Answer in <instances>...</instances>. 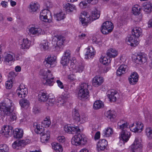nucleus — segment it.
Listing matches in <instances>:
<instances>
[{"label":"nucleus","mask_w":152,"mask_h":152,"mask_svg":"<svg viewBox=\"0 0 152 152\" xmlns=\"http://www.w3.org/2000/svg\"><path fill=\"white\" fill-rule=\"evenodd\" d=\"M14 105L12 101L8 98H6L3 102L0 104V115L5 117V116L10 115L11 120L13 121L17 118L16 114L12 113L11 109Z\"/></svg>","instance_id":"nucleus-1"},{"label":"nucleus","mask_w":152,"mask_h":152,"mask_svg":"<svg viewBox=\"0 0 152 152\" xmlns=\"http://www.w3.org/2000/svg\"><path fill=\"white\" fill-rule=\"evenodd\" d=\"M33 126L35 129V132L41 135V142L42 143L47 142L50 138V132L47 131L45 132L44 131L43 127H40V126L37 123H34L33 124Z\"/></svg>","instance_id":"nucleus-2"},{"label":"nucleus","mask_w":152,"mask_h":152,"mask_svg":"<svg viewBox=\"0 0 152 152\" xmlns=\"http://www.w3.org/2000/svg\"><path fill=\"white\" fill-rule=\"evenodd\" d=\"M40 73L43 77L42 82L44 84L50 86L53 85L54 77L50 71L43 69L41 70Z\"/></svg>","instance_id":"nucleus-3"},{"label":"nucleus","mask_w":152,"mask_h":152,"mask_svg":"<svg viewBox=\"0 0 152 152\" xmlns=\"http://www.w3.org/2000/svg\"><path fill=\"white\" fill-rule=\"evenodd\" d=\"M77 133V134L75 135L72 139L71 143L76 146L85 144L87 142V138L86 136L82 133Z\"/></svg>","instance_id":"nucleus-4"},{"label":"nucleus","mask_w":152,"mask_h":152,"mask_svg":"<svg viewBox=\"0 0 152 152\" xmlns=\"http://www.w3.org/2000/svg\"><path fill=\"white\" fill-rule=\"evenodd\" d=\"M39 18L46 22L50 23L52 20V17L50 12L48 10L44 9L40 12Z\"/></svg>","instance_id":"nucleus-5"},{"label":"nucleus","mask_w":152,"mask_h":152,"mask_svg":"<svg viewBox=\"0 0 152 152\" xmlns=\"http://www.w3.org/2000/svg\"><path fill=\"white\" fill-rule=\"evenodd\" d=\"M113 28V24L111 22L106 21L101 26V31L104 34H107L110 32Z\"/></svg>","instance_id":"nucleus-6"},{"label":"nucleus","mask_w":152,"mask_h":152,"mask_svg":"<svg viewBox=\"0 0 152 152\" xmlns=\"http://www.w3.org/2000/svg\"><path fill=\"white\" fill-rule=\"evenodd\" d=\"M56 57L53 55H49L46 57L44 64L47 68L53 67L55 66Z\"/></svg>","instance_id":"nucleus-7"},{"label":"nucleus","mask_w":152,"mask_h":152,"mask_svg":"<svg viewBox=\"0 0 152 152\" xmlns=\"http://www.w3.org/2000/svg\"><path fill=\"white\" fill-rule=\"evenodd\" d=\"M28 29V34L30 35L39 36L42 34L43 33L42 29L37 26L33 25Z\"/></svg>","instance_id":"nucleus-8"},{"label":"nucleus","mask_w":152,"mask_h":152,"mask_svg":"<svg viewBox=\"0 0 152 152\" xmlns=\"http://www.w3.org/2000/svg\"><path fill=\"white\" fill-rule=\"evenodd\" d=\"M142 147L141 142L137 137L135 138L134 143L130 147L132 152H140Z\"/></svg>","instance_id":"nucleus-9"},{"label":"nucleus","mask_w":152,"mask_h":152,"mask_svg":"<svg viewBox=\"0 0 152 152\" xmlns=\"http://www.w3.org/2000/svg\"><path fill=\"white\" fill-rule=\"evenodd\" d=\"M87 16H88L87 12H84L80 16V21L83 26L87 25L88 23H91V22L90 18Z\"/></svg>","instance_id":"nucleus-10"},{"label":"nucleus","mask_w":152,"mask_h":152,"mask_svg":"<svg viewBox=\"0 0 152 152\" xmlns=\"http://www.w3.org/2000/svg\"><path fill=\"white\" fill-rule=\"evenodd\" d=\"M64 129V131L66 132L72 134L80 132V129L78 127L70 126L68 125L65 126Z\"/></svg>","instance_id":"nucleus-11"},{"label":"nucleus","mask_w":152,"mask_h":152,"mask_svg":"<svg viewBox=\"0 0 152 152\" xmlns=\"http://www.w3.org/2000/svg\"><path fill=\"white\" fill-rule=\"evenodd\" d=\"M13 130L12 127L10 126H4V129H2L1 134L5 137H7L12 134H13Z\"/></svg>","instance_id":"nucleus-12"},{"label":"nucleus","mask_w":152,"mask_h":152,"mask_svg":"<svg viewBox=\"0 0 152 152\" xmlns=\"http://www.w3.org/2000/svg\"><path fill=\"white\" fill-rule=\"evenodd\" d=\"M103 77L100 76H95L92 80V85L94 87H98L100 86L103 82Z\"/></svg>","instance_id":"nucleus-13"},{"label":"nucleus","mask_w":152,"mask_h":152,"mask_svg":"<svg viewBox=\"0 0 152 152\" xmlns=\"http://www.w3.org/2000/svg\"><path fill=\"white\" fill-rule=\"evenodd\" d=\"M30 141L29 139H26L20 140H17L14 142L12 145V147L15 148L17 147L24 146L25 145L29 143Z\"/></svg>","instance_id":"nucleus-14"},{"label":"nucleus","mask_w":152,"mask_h":152,"mask_svg":"<svg viewBox=\"0 0 152 152\" xmlns=\"http://www.w3.org/2000/svg\"><path fill=\"white\" fill-rule=\"evenodd\" d=\"M133 36L132 35L128 36L126 39V41L128 45L135 47L139 44V42L135 39L136 38L134 39Z\"/></svg>","instance_id":"nucleus-15"},{"label":"nucleus","mask_w":152,"mask_h":152,"mask_svg":"<svg viewBox=\"0 0 152 152\" xmlns=\"http://www.w3.org/2000/svg\"><path fill=\"white\" fill-rule=\"evenodd\" d=\"M138 78L139 76L137 72H132L129 78V83L132 85L135 84L138 81Z\"/></svg>","instance_id":"nucleus-16"},{"label":"nucleus","mask_w":152,"mask_h":152,"mask_svg":"<svg viewBox=\"0 0 152 152\" xmlns=\"http://www.w3.org/2000/svg\"><path fill=\"white\" fill-rule=\"evenodd\" d=\"M87 51L85 55L86 59H89L94 57L96 53L93 47L89 46L87 48Z\"/></svg>","instance_id":"nucleus-17"},{"label":"nucleus","mask_w":152,"mask_h":152,"mask_svg":"<svg viewBox=\"0 0 152 152\" xmlns=\"http://www.w3.org/2000/svg\"><path fill=\"white\" fill-rule=\"evenodd\" d=\"M128 126V124L127 122L123 120H121L118 123V128L121 131L129 130Z\"/></svg>","instance_id":"nucleus-18"},{"label":"nucleus","mask_w":152,"mask_h":152,"mask_svg":"<svg viewBox=\"0 0 152 152\" xmlns=\"http://www.w3.org/2000/svg\"><path fill=\"white\" fill-rule=\"evenodd\" d=\"M23 85H20L19 86V89H18L17 92L18 96L20 98H24L27 93V89L26 88H23Z\"/></svg>","instance_id":"nucleus-19"},{"label":"nucleus","mask_w":152,"mask_h":152,"mask_svg":"<svg viewBox=\"0 0 152 152\" xmlns=\"http://www.w3.org/2000/svg\"><path fill=\"white\" fill-rule=\"evenodd\" d=\"M107 93V96L110 101L111 102H115L118 96L117 92L114 90H111L109 91Z\"/></svg>","instance_id":"nucleus-20"},{"label":"nucleus","mask_w":152,"mask_h":152,"mask_svg":"<svg viewBox=\"0 0 152 152\" xmlns=\"http://www.w3.org/2000/svg\"><path fill=\"white\" fill-rule=\"evenodd\" d=\"M40 5L36 1L31 2L29 4V8L31 12H37L39 9Z\"/></svg>","instance_id":"nucleus-21"},{"label":"nucleus","mask_w":152,"mask_h":152,"mask_svg":"<svg viewBox=\"0 0 152 152\" xmlns=\"http://www.w3.org/2000/svg\"><path fill=\"white\" fill-rule=\"evenodd\" d=\"M107 143V141L105 140H100L97 144L98 150L103 151L105 148Z\"/></svg>","instance_id":"nucleus-22"},{"label":"nucleus","mask_w":152,"mask_h":152,"mask_svg":"<svg viewBox=\"0 0 152 152\" xmlns=\"http://www.w3.org/2000/svg\"><path fill=\"white\" fill-rule=\"evenodd\" d=\"M136 62L143 63L145 62L147 60V56L144 53H141L137 55L135 58Z\"/></svg>","instance_id":"nucleus-23"},{"label":"nucleus","mask_w":152,"mask_h":152,"mask_svg":"<svg viewBox=\"0 0 152 152\" xmlns=\"http://www.w3.org/2000/svg\"><path fill=\"white\" fill-rule=\"evenodd\" d=\"M127 66L126 65H121L117 71L116 74L118 76H121L124 74L127 71Z\"/></svg>","instance_id":"nucleus-24"},{"label":"nucleus","mask_w":152,"mask_h":152,"mask_svg":"<svg viewBox=\"0 0 152 152\" xmlns=\"http://www.w3.org/2000/svg\"><path fill=\"white\" fill-rule=\"evenodd\" d=\"M128 130L122 131L121 132L120 137L123 141L127 142L130 136V133L128 132Z\"/></svg>","instance_id":"nucleus-25"},{"label":"nucleus","mask_w":152,"mask_h":152,"mask_svg":"<svg viewBox=\"0 0 152 152\" xmlns=\"http://www.w3.org/2000/svg\"><path fill=\"white\" fill-rule=\"evenodd\" d=\"M89 96L88 91L79 90L78 93V98L80 99H86Z\"/></svg>","instance_id":"nucleus-26"},{"label":"nucleus","mask_w":152,"mask_h":152,"mask_svg":"<svg viewBox=\"0 0 152 152\" xmlns=\"http://www.w3.org/2000/svg\"><path fill=\"white\" fill-rule=\"evenodd\" d=\"M142 34V30L141 28L136 27L133 28L132 31V34L134 37L137 38H138Z\"/></svg>","instance_id":"nucleus-27"},{"label":"nucleus","mask_w":152,"mask_h":152,"mask_svg":"<svg viewBox=\"0 0 152 152\" xmlns=\"http://www.w3.org/2000/svg\"><path fill=\"white\" fill-rule=\"evenodd\" d=\"M118 54V51L113 48H110L108 50L106 53L107 56L110 58H115Z\"/></svg>","instance_id":"nucleus-28"},{"label":"nucleus","mask_w":152,"mask_h":152,"mask_svg":"<svg viewBox=\"0 0 152 152\" xmlns=\"http://www.w3.org/2000/svg\"><path fill=\"white\" fill-rule=\"evenodd\" d=\"M63 7L64 10L68 12H72L75 8V5L69 3L64 4Z\"/></svg>","instance_id":"nucleus-29"},{"label":"nucleus","mask_w":152,"mask_h":152,"mask_svg":"<svg viewBox=\"0 0 152 152\" xmlns=\"http://www.w3.org/2000/svg\"><path fill=\"white\" fill-rule=\"evenodd\" d=\"M13 134L14 137L15 138H21L23 134V130L22 129H16L13 131Z\"/></svg>","instance_id":"nucleus-30"},{"label":"nucleus","mask_w":152,"mask_h":152,"mask_svg":"<svg viewBox=\"0 0 152 152\" xmlns=\"http://www.w3.org/2000/svg\"><path fill=\"white\" fill-rule=\"evenodd\" d=\"M68 96L65 94H64L62 97H59L57 100V102L59 104L58 105H63L66 102Z\"/></svg>","instance_id":"nucleus-31"},{"label":"nucleus","mask_w":152,"mask_h":152,"mask_svg":"<svg viewBox=\"0 0 152 152\" xmlns=\"http://www.w3.org/2000/svg\"><path fill=\"white\" fill-rule=\"evenodd\" d=\"M52 145L53 149L56 152H62V151L63 148L60 144L54 142L52 144Z\"/></svg>","instance_id":"nucleus-32"},{"label":"nucleus","mask_w":152,"mask_h":152,"mask_svg":"<svg viewBox=\"0 0 152 152\" xmlns=\"http://www.w3.org/2000/svg\"><path fill=\"white\" fill-rule=\"evenodd\" d=\"M31 42L27 38L23 39V43L21 45L20 48L22 49H28L30 46Z\"/></svg>","instance_id":"nucleus-33"},{"label":"nucleus","mask_w":152,"mask_h":152,"mask_svg":"<svg viewBox=\"0 0 152 152\" xmlns=\"http://www.w3.org/2000/svg\"><path fill=\"white\" fill-rule=\"evenodd\" d=\"M14 57H15V55L13 53H7L4 57V61L9 63V61H12Z\"/></svg>","instance_id":"nucleus-34"},{"label":"nucleus","mask_w":152,"mask_h":152,"mask_svg":"<svg viewBox=\"0 0 152 152\" xmlns=\"http://www.w3.org/2000/svg\"><path fill=\"white\" fill-rule=\"evenodd\" d=\"M55 37L56 39V40L57 41V45L62 46L65 40V38L61 35H57L55 36Z\"/></svg>","instance_id":"nucleus-35"},{"label":"nucleus","mask_w":152,"mask_h":152,"mask_svg":"<svg viewBox=\"0 0 152 152\" xmlns=\"http://www.w3.org/2000/svg\"><path fill=\"white\" fill-rule=\"evenodd\" d=\"M48 98V96L45 93H42L38 95V99L40 102H45L46 101Z\"/></svg>","instance_id":"nucleus-36"},{"label":"nucleus","mask_w":152,"mask_h":152,"mask_svg":"<svg viewBox=\"0 0 152 152\" xmlns=\"http://www.w3.org/2000/svg\"><path fill=\"white\" fill-rule=\"evenodd\" d=\"M50 117L49 116L46 117L42 122V126L41 127H48L51 124Z\"/></svg>","instance_id":"nucleus-37"},{"label":"nucleus","mask_w":152,"mask_h":152,"mask_svg":"<svg viewBox=\"0 0 152 152\" xmlns=\"http://www.w3.org/2000/svg\"><path fill=\"white\" fill-rule=\"evenodd\" d=\"M84 69V66L83 64L80 63L76 65L74 68V71L76 72H81Z\"/></svg>","instance_id":"nucleus-38"},{"label":"nucleus","mask_w":152,"mask_h":152,"mask_svg":"<svg viewBox=\"0 0 152 152\" xmlns=\"http://www.w3.org/2000/svg\"><path fill=\"white\" fill-rule=\"evenodd\" d=\"M72 116L74 119L76 120L77 121H81L80 116L77 110L74 109L72 112Z\"/></svg>","instance_id":"nucleus-39"},{"label":"nucleus","mask_w":152,"mask_h":152,"mask_svg":"<svg viewBox=\"0 0 152 152\" xmlns=\"http://www.w3.org/2000/svg\"><path fill=\"white\" fill-rule=\"evenodd\" d=\"M104 106L103 102L100 100L96 101L94 104V108L95 109L101 108Z\"/></svg>","instance_id":"nucleus-40"},{"label":"nucleus","mask_w":152,"mask_h":152,"mask_svg":"<svg viewBox=\"0 0 152 152\" xmlns=\"http://www.w3.org/2000/svg\"><path fill=\"white\" fill-rule=\"evenodd\" d=\"M100 62L104 65L107 64L110 62L111 60L109 57L104 56L101 57L100 59Z\"/></svg>","instance_id":"nucleus-41"},{"label":"nucleus","mask_w":152,"mask_h":152,"mask_svg":"<svg viewBox=\"0 0 152 152\" xmlns=\"http://www.w3.org/2000/svg\"><path fill=\"white\" fill-rule=\"evenodd\" d=\"M152 8V4L150 2L145 4L143 5V9L145 12H149Z\"/></svg>","instance_id":"nucleus-42"},{"label":"nucleus","mask_w":152,"mask_h":152,"mask_svg":"<svg viewBox=\"0 0 152 152\" xmlns=\"http://www.w3.org/2000/svg\"><path fill=\"white\" fill-rule=\"evenodd\" d=\"M113 133V130L110 128H107L103 131V135L105 137H109Z\"/></svg>","instance_id":"nucleus-43"},{"label":"nucleus","mask_w":152,"mask_h":152,"mask_svg":"<svg viewBox=\"0 0 152 152\" xmlns=\"http://www.w3.org/2000/svg\"><path fill=\"white\" fill-rule=\"evenodd\" d=\"M141 9V7L138 5H134L132 7V11L133 14L134 15H138L140 14V12Z\"/></svg>","instance_id":"nucleus-44"},{"label":"nucleus","mask_w":152,"mask_h":152,"mask_svg":"<svg viewBox=\"0 0 152 152\" xmlns=\"http://www.w3.org/2000/svg\"><path fill=\"white\" fill-rule=\"evenodd\" d=\"M40 45L41 49L42 50H47L49 48L48 43L47 41H43Z\"/></svg>","instance_id":"nucleus-45"},{"label":"nucleus","mask_w":152,"mask_h":152,"mask_svg":"<svg viewBox=\"0 0 152 152\" xmlns=\"http://www.w3.org/2000/svg\"><path fill=\"white\" fill-rule=\"evenodd\" d=\"M100 16V13L97 10L93 11L92 13V15L91 16L92 20L93 21L98 19Z\"/></svg>","instance_id":"nucleus-46"},{"label":"nucleus","mask_w":152,"mask_h":152,"mask_svg":"<svg viewBox=\"0 0 152 152\" xmlns=\"http://www.w3.org/2000/svg\"><path fill=\"white\" fill-rule=\"evenodd\" d=\"M55 18L58 21L64 19L65 18V15L63 12H60L56 14L55 15Z\"/></svg>","instance_id":"nucleus-47"},{"label":"nucleus","mask_w":152,"mask_h":152,"mask_svg":"<svg viewBox=\"0 0 152 152\" xmlns=\"http://www.w3.org/2000/svg\"><path fill=\"white\" fill-rule=\"evenodd\" d=\"M146 134L149 139H152V129L151 127H148L145 129Z\"/></svg>","instance_id":"nucleus-48"},{"label":"nucleus","mask_w":152,"mask_h":152,"mask_svg":"<svg viewBox=\"0 0 152 152\" xmlns=\"http://www.w3.org/2000/svg\"><path fill=\"white\" fill-rule=\"evenodd\" d=\"M69 59L65 56H62L60 61L61 64L63 66H66L69 63Z\"/></svg>","instance_id":"nucleus-49"},{"label":"nucleus","mask_w":152,"mask_h":152,"mask_svg":"<svg viewBox=\"0 0 152 152\" xmlns=\"http://www.w3.org/2000/svg\"><path fill=\"white\" fill-rule=\"evenodd\" d=\"M19 104L22 107H25L26 106H28L29 105L28 101L26 99H21L19 102Z\"/></svg>","instance_id":"nucleus-50"},{"label":"nucleus","mask_w":152,"mask_h":152,"mask_svg":"<svg viewBox=\"0 0 152 152\" xmlns=\"http://www.w3.org/2000/svg\"><path fill=\"white\" fill-rule=\"evenodd\" d=\"M138 132H141L143 129V124L140 122H137L135 123Z\"/></svg>","instance_id":"nucleus-51"},{"label":"nucleus","mask_w":152,"mask_h":152,"mask_svg":"<svg viewBox=\"0 0 152 152\" xmlns=\"http://www.w3.org/2000/svg\"><path fill=\"white\" fill-rule=\"evenodd\" d=\"M9 150V148L6 145H0V152H8Z\"/></svg>","instance_id":"nucleus-52"},{"label":"nucleus","mask_w":152,"mask_h":152,"mask_svg":"<svg viewBox=\"0 0 152 152\" xmlns=\"http://www.w3.org/2000/svg\"><path fill=\"white\" fill-rule=\"evenodd\" d=\"M89 87L90 85H88V83H83L80 85L79 90L88 91V88Z\"/></svg>","instance_id":"nucleus-53"},{"label":"nucleus","mask_w":152,"mask_h":152,"mask_svg":"<svg viewBox=\"0 0 152 152\" xmlns=\"http://www.w3.org/2000/svg\"><path fill=\"white\" fill-rule=\"evenodd\" d=\"M13 83L11 80L7 81L5 84L6 88L7 89H10L12 86Z\"/></svg>","instance_id":"nucleus-54"},{"label":"nucleus","mask_w":152,"mask_h":152,"mask_svg":"<svg viewBox=\"0 0 152 152\" xmlns=\"http://www.w3.org/2000/svg\"><path fill=\"white\" fill-rule=\"evenodd\" d=\"M129 129L131 131L133 132H138L135 123L133 124L131 126H130Z\"/></svg>","instance_id":"nucleus-55"},{"label":"nucleus","mask_w":152,"mask_h":152,"mask_svg":"<svg viewBox=\"0 0 152 152\" xmlns=\"http://www.w3.org/2000/svg\"><path fill=\"white\" fill-rule=\"evenodd\" d=\"M63 56H65L66 58L70 59L71 57V51L69 50H66L64 52Z\"/></svg>","instance_id":"nucleus-56"},{"label":"nucleus","mask_w":152,"mask_h":152,"mask_svg":"<svg viewBox=\"0 0 152 152\" xmlns=\"http://www.w3.org/2000/svg\"><path fill=\"white\" fill-rule=\"evenodd\" d=\"M55 100L54 99H49L46 103L47 106H52L54 104Z\"/></svg>","instance_id":"nucleus-57"},{"label":"nucleus","mask_w":152,"mask_h":152,"mask_svg":"<svg viewBox=\"0 0 152 152\" xmlns=\"http://www.w3.org/2000/svg\"><path fill=\"white\" fill-rule=\"evenodd\" d=\"M107 118L111 119L112 118H114L115 115H114L112 113L111 111H108L107 112Z\"/></svg>","instance_id":"nucleus-58"},{"label":"nucleus","mask_w":152,"mask_h":152,"mask_svg":"<svg viewBox=\"0 0 152 152\" xmlns=\"http://www.w3.org/2000/svg\"><path fill=\"white\" fill-rule=\"evenodd\" d=\"M57 139L58 141L61 143H63L65 141V137L64 136H58L57 137Z\"/></svg>","instance_id":"nucleus-59"},{"label":"nucleus","mask_w":152,"mask_h":152,"mask_svg":"<svg viewBox=\"0 0 152 152\" xmlns=\"http://www.w3.org/2000/svg\"><path fill=\"white\" fill-rule=\"evenodd\" d=\"M87 1H81L79 4L80 6L82 8H83L87 6Z\"/></svg>","instance_id":"nucleus-60"},{"label":"nucleus","mask_w":152,"mask_h":152,"mask_svg":"<svg viewBox=\"0 0 152 152\" xmlns=\"http://www.w3.org/2000/svg\"><path fill=\"white\" fill-rule=\"evenodd\" d=\"M68 78L70 81L72 82L75 80V76L73 75H69Z\"/></svg>","instance_id":"nucleus-61"},{"label":"nucleus","mask_w":152,"mask_h":152,"mask_svg":"<svg viewBox=\"0 0 152 152\" xmlns=\"http://www.w3.org/2000/svg\"><path fill=\"white\" fill-rule=\"evenodd\" d=\"M1 6L3 7L6 8L8 6V3L7 1H2L1 2Z\"/></svg>","instance_id":"nucleus-62"},{"label":"nucleus","mask_w":152,"mask_h":152,"mask_svg":"<svg viewBox=\"0 0 152 152\" xmlns=\"http://www.w3.org/2000/svg\"><path fill=\"white\" fill-rule=\"evenodd\" d=\"M87 2L88 3H90L92 4H95L97 3L98 0H87Z\"/></svg>","instance_id":"nucleus-63"},{"label":"nucleus","mask_w":152,"mask_h":152,"mask_svg":"<svg viewBox=\"0 0 152 152\" xmlns=\"http://www.w3.org/2000/svg\"><path fill=\"white\" fill-rule=\"evenodd\" d=\"M56 83L58 84V86L61 88H64V86L62 83L61 82L60 80H57Z\"/></svg>","instance_id":"nucleus-64"}]
</instances>
